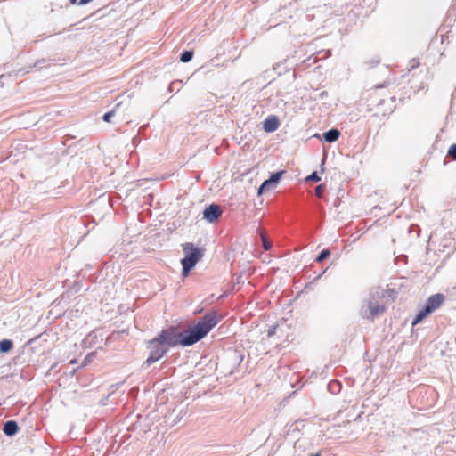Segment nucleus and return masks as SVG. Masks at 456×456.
Instances as JSON below:
<instances>
[{"label": "nucleus", "instance_id": "f8f14e48", "mask_svg": "<svg viewBox=\"0 0 456 456\" xmlns=\"http://www.w3.org/2000/svg\"><path fill=\"white\" fill-rule=\"evenodd\" d=\"M13 347V343L10 339H4L0 341V351L2 353H7Z\"/></svg>", "mask_w": 456, "mask_h": 456}, {"label": "nucleus", "instance_id": "393cba45", "mask_svg": "<svg viewBox=\"0 0 456 456\" xmlns=\"http://www.w3.org/2000/svg\"><path fill=\"white\" fill-rule=\"evenodd\" d=\"M311 456H321L320 453L312 454Z\"/></svg>", "mask_w": 456, "mask_h": 456}, {"label": "nucleus", "instance_id": "2eb2a0df", "mask_svg": "<svg viewBox=\"0 0 456 456\" xmlns=\"http://www.w3.org/2000/svg\"><path fill=\"white\" fill-rule=\"evenodd\" d=\"M330 250H328V249H324V250H322V251L320 253V255L317 256V258H316V262H319V263H320V262L323 261L324 259H326L327 257H329V256H330Z\"/></svg>", "mask_w": 456, "mask_h": 456}, {"label": "nucleus", "instance_id": "a211bd4d", "mask_svg": "<svg viewBox=\"0 0 456 456\" xmlns=\"http://www.w3.org/2000/svg\"><path fill=\"white\" fill-rule=\"evenodd\" d=\"M448 156L456 160V144H452L450 146L448 151Z\"/></svg>", "mask_w": 456, "mask_h": 456}, {"label": "nucleus", "instance_id": "5701e85b", "mask_svg": "<svg viewBox=\"0 0 456 456\" xmlns=\"http://www.w3.org/2000/svg\"><path fill=\"white\" fill-rule=\"evenodd\" d=\"M70 4H75L77 3V0H69Z\"/></svg>", "mask_w": 456, "mask_h": 456}, {"label": "nucleus", "instance_id": "4be33fe9", "mask_svg": "<svg viewBox=\"0 0 456 456\" xmlns=\"http://www.w3.org/2000/svg\"><path fill=\"white\" fill-rule=\"evenodd\" d=\"M92 0H80L79 1V4L83 5V4H88L89 2H91Z\"/></svg>", "mask_w": 456, "mask_h": 456}, {"label": "nucleus", "instance_id": "6ab92c4d", "mask_svg": "<svg viewBox=\"0 0 456 456\" xmlns=\"http://www.w3.org/2000/svg\"><path fill=\"white\" fill-rule=\"evenodd\" d=\"M114 113H115V111H114V110H110V111H109V112L105 113V114L103 115V118H103V120H104L105 122H110V119H111V118L114 116Z\"/></svg>", "mask_w": 456, "mask_h": 456}, {"label": "nucleus", "instance_id": "6e6552de", "mask_svg": "<svg viewBox=\"0 0 456 456\" xmlns=\"http://www.w3.org/2000/svg\"><path fill=\"white\" fill-rule=\"evenodd\" d=\"M283 172H277L273 174L268 180H265L258 190V194H262L264 191H269L273 188L281 179Z\"/></svg>", "mask_w": 456, "mask_h": 456}, {"label": "nucleus", "instance_id": "9b49d317", "mask_svg": "<svg viewBox=\"0 0 456 456\" xmlns=\"http://www.w3.org/2000/svg\"><path fill=\"white\" fill-rule=\"evenodd\" d=\"M340 133L338 129H330L323 134V138L328 142H334L339 138Z\"/></svg>", "mask_w": 456, "mask_h": 456}, {"label": "nucleus", "instance_id": "b1692460", "mask_svg": "<svg viewBox=\"0 0 456 456\" xmlns=\"http://www.w3.org/2000/svg\"><path fill=\"white\" fill-rule=\"evenodd\" d=\"M70 363L71 364H75V363H77V361L76 360H72V361H70Z\"/></svg>", "mask_w": 456, "mask_h": 456}, {"label": "nucleus", "instance_id": "f03ea898", "mask_svg": "<svg viewBox=\"0 0 456 456\" xmlns=\"http://www.w3.org/2000/svg\"><path fill=\"white\" fill-rule=\"evenodd\" d=\"M182 247L184 253V257L181 260L183 274L187 276L189 272L201 259L203 253L201 249L191 242L184 243Z\"/></svg>", "mask_w": 456, "mask_h": 456}, {"label": "nucleus", "instance_id": "1a4fd4ad", "mask_svg": "<svg viewBox=\"0 0 456 456\" xmlns=\"http://www.w3.org/2000/svg\"><path fill=\"white\" fill-rule=\"evenodd\" d=\"M280 126V120L277 116L270 115L268 116L264 123L263 128L266 133H273L276 131Z\"/></svg>", "mask_w": 456, "mask_h": 456}, {"label": "nucleus", "instance_id": "39448f33", "mask_svg": "<svg viewBox=\"0 0 456 456\" xmlns=\"http://www.w3.org/2000/svg\"><path fill=\"white\" fill-rule=\"evenodd\" d=\"M148 348L150 349V355L145 361V364L147 366H150L159 361L167 351V347L162 345L157 338L149 342Z\"/></svg>", "mask_w": 456, "mask_h": 456}, {"label": "nucleus", "instance_id": "423d86ee", "mask_svg": "<svg viewBox=\"0 0 456 456\" xmlns=\"http://www.w3.org/2000/svg\"><path fill=\"white\" fill-rule=\"evenodd\" d=\"M222 215V210L218 205L212 204L206 208L203 212V216L210 223L216 221Z\"/></svg>", "mask_w": 456, "mask_h": 456}, {"label": "nucleus", "instance_id": "f3484780", "mask_svg": "<svg viewBox=\"0 0 456 456\" xmlns=\"http://www.w3.org/2000/svg\"><path fill=\"white\" fill-rule=\"evenodd\" d=\"M321 180V177L318 175V174L316 172H314L313 174H311L310 175H308L306 178H305V181H313V182H319Z\"/></svg>", "mask_w": 456, "mask_h": 456}, {"label": "nucleus", "instance_id": "9d476101", "mask_svg": "<svg viewBox=\"0 0 456 456\" xmlns=\"http://www.w3.org/2000/svg\"><path fill=\"white\" fill-rule=\"evenodd\" d=\"M3 430L6 436H12L18 432L19 427L16 421L9 420L4 425Z\"/></svg>", "mask_w": 456, "mask_h": 456}, {"label": "nucleus", "instance_id": "7ed1b4c3", "mask_svg": "<svg viewBox=\"0 0 456 456\" xmlns=\"http://www.w3.org/2000/svg\"><path fill=\"white\" fill-rule=\"evenodd\" d=\"M444 299L445 297L441 293H437L429 297L426 302L425 307L419 312V314L412 321V326L421 322L429 314L437 310L444 304Z\"/></svg>", "mask_w": 456, "mask_h": 456}, {"label": "nucleus", "instance_id": "f257e3e1", "mask_svg": "<svg viewBox=\"0 0 456 456\" xmlns=\"http://www.w3.org/2000/svg\"><path fill=\"white\" fill-rule=\"evenodd\" d=\"M221 320V314L210 312L204 315L190 330L178 332L175 327H169L162 330L156 338L166 347H173L177 345L191 346L207 336Z\"/></svg>", "mask_w": 456, "mask_h": 456}, {"label": "nucleus", "instance_id": "dca6fc26", "mask_svg": "<svg viewBox=\"0 0 456 456\" xmlns=\"http://www.w3.org/2000/svg\"><path fill=\"white\" fill-rule=\"evenodd\" d=\"M326 189V186L325 184H319L316 188H315V195L318 197V198H322V195H323V192Z\"/></svg>", "mask_w": 456, "mask_h": 456}, {"label": "nucleus", "instance_id": "ddd939ff", "mask_svg": "<svg viewBox=\"0 0 456 456\" xmlns=\"http://www.w3.org/2000/svg\"><path fill=\"white\" fill-rule=\"evenodd\" d=\"M261 240L263 243V248L265 250H269L272 248V242L268 240L265 237V233L264 231L260 232Z\"/></svg>", "mask_w": 456, "mask_h": 456}, {"label": "nucleus", "instance_id": "4468645a", "mask_svg": "<svg viewBox=\"0 0 456 456\" xmlns=\"http://www.w3.org/2000/svg\"><path fill=\"white\" fill-rule=\"evenodd\" d=\"M192 56L193 53L191 51H184L180 56V61L182 62H188L192 59Z\"/></svg>", "mask_w": 456, "mask_h": 456}, {"label": "nucleus", "instance_id": "412c9836", "mask_svg": "<svg viewBox=\"0 0 456 456\" xmlns=\"http://www.w3.org/2000/svg\"><path fill=\"white\" fill-rule=\"evenodd\" d=\"M338 386H339V383L338 381H332L330 383V387H338Z\"/></svg>", "mask_w": 456, "mask_h": 456}, {"label": "nucleus", "instance_id": "20e7f679", "mask_svg": "<svg viewBox=\"0 0 456 456\" xmlns=\"http://www.w3.org/2000/svg\"><path fill=\"white\" fill-rule=\"evenodd\" d=\"M368 102V110L372 113V117L379 119L387 118L389 110L384 106L385 101L377 91L370 94Z\"/></svg>", "mask_w": 456, "mask_h": 456}, {"label": "nucleus", "instance_id": "0eeeda50", "mask_svg": "<svg viewBox=\"0 0 456 456\" xmlns=\"http://www.w3.org/2000/svg\"><path fill=\"white\" fill-rule=\"evenodd\" d=\"M386 311V306L377 302L369 303V313H365L364 316L373 321L377 316H379Z\"/></svg>", "mask_w": 456, "mask_h": 456}, {"label": "nucleus", "instance_id": "aec40b11", "mask_svg": "<svg viewBox=\"0 0 456 456\" xmlns=\"http://www.w3.org/2000/svg\"><path fill=\"white\" fill-rule=\"evenodd\" d=\"M275 333V327H273L268 330V337L273 336Z\"/></svg>", "mask_w": 456, "mask_h": 456}]
</instances>
